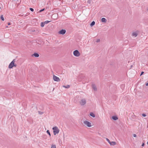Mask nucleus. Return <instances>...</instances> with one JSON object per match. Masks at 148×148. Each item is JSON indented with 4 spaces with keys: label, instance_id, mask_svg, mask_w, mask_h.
Masks as SVG:
<instances>
[{
    "label": "nucleus",
    "instance_id": "obj_25",
    "mask_svg": "<svg viewBox=\"0 0 148 148\" xmlns=\"http://www.w3.org/2000/svg\"><path fill=\"white\" fill-rule=\"evenodd\" d=\"M44 10H45V8H43V9H42V10H40L39 11V12H42V11H43Z\"/></svg>",
    "mask_w": 148,
    "mask_h": 148
},
{
    "label": "nucleus",
    "instance_id": "obj_22",
    "mask_svg": "<svg viewBox=\"0 0 148 148\" xmlns=\"http://www.w3.org/2000/svg\"><path fill=\"white\" fill-rule=\"evenodd\" d=\"M50 21H45V22H44V23L45 24H47L48 23H49V22H50Z\"/></svg>",
    "mask_w": 148,
    "mask_h": 148
},
{
    "label": "nucleus",
    "instance_id": "obj_29",
    "mask_svg": "<svg viewBox=\"0 0 148 148\" xmlns=\"http://www.w3.org/2000/svg\"><path fill=\"white\" fill-rule=\"evenodd\" d=\"M144 73V72H143V71H142L141 72V73L140 74V76L142 75Z\"/></svg>",
    "mask_w": 148,
    "mask_h": 148
},
{
    "label": "nucleus",
    "instance_id": "obj_20",
    "mask_svg": "<svg viewBox=\"0 0 148 148\" xmlns=\"http://www.w3.org/2000/svg\"><path fill=\"white\" fill-rule=\"evenodd\" d=\"M47 132L49 135V136H50L51 134H50V133L49 131V130H47Z\"/></svg>",
    "mask_w": 148,
    "mask_h": 148
},
{
    "label": "nucleus",
    "instance_id": "obj_31",
    "mask_svg": "<svg viewBox=\"0 0 148 148\" xmlns=\"http://www.w3.org/2000/svg\"><path fill=\"white\" fill-rule=\"evenodd\" d=\"M88 2L89 3H90V0H88Z\"/></svg>",
    "mask_w": 148,
    "mask_h": 148
},
{
    "label": "nucleus",
    "instance_id": "obj_6",
    "mask_svg": "<svg viewBox=\"0 0 148 148\" xmlns=\"http://www.w3.org/2000/svg\"><path fill=\"white\" fill-rule=\"evenodd\" d=\"M53 79L55 81L57 82H59L60 81V78L54 75L53 76Z\"/></svg>",
    "mask_w": 148,
    "mask_h": 148
},
{
    "label": "nucleus",
    "instance_id": "obj_15",
    "mask_svg": "<svg viewBox=\"0 0 148 148\" xmlns=\"http://www.w3.org/2000/svg\"><path fill=\"white\" fill-rule=\"evenodd\" d=\"M62 87H64V88H70V86L69 85H67L66 86H62Z\"/></svg>",
    "mask_w": 148,
    "mask_h": 148
},
{
    "label": "nucleus",
    "instance_id": "obj_1",
    "mask_svg": "<svg viewBox=\"0 0 148 148\" xmlns=\"http://www.w3.org/2000/svg\"><path fill=\"white\" fill-rule=\"evenodd\" d=\"M15 59H14L13 61L8 66V68L9 69H11L14 66L16 67L17 66L16 64H15L14 62H15Z\"/></svg>",
    "mask_w": 148,
    "mask_h": 148
},
{
    "label": "nucleus",
    "instance_id": "obj_23",
    "mask_svg": "<svg viewBox=\"0 0 148 148\" xmlns=\"http://www.w3.org/2000/svg\"><path fill=\"white\" fill-rule=\"evenodd\" d=\"M38 113L40 114H43V112L41 111H38Z\"/></svg>",
    "mask_w": 148,
    "mask_h": 148
},
{
    "label": "nucleus",
    "instance_id": "obj_12",
    "mask_svg": "<svg viewBox=\"0 0 148 148\" xmlns=\"http://www.w3.org/2000/svg\"><path fill=\"white\" fill-rule=\"evenodd\" d=\"M112 119L114 120H116L118 119V117L117 116H112Z\"/></svg>",
    "mask_w": 148,
    "mask_h": 148
},
{
    "label": "nucleus",
    "instance_id": "obj_35",
    "mask_svg": "<svg viewBox=\"0 0 148 148\" xmlns=\"http://www.w3.org/2000/svg\"><path fill=\"white\" fill-rule=\"evenodd\" d=\"M1 9V7H0V9Z\"/></svg>",
    "mask_w": 148,
    "mask_h": 148
},
{
    "label": "nucleus",
    "instance_id": "obj_21",
    "mask_svg": "<svg viewBox=\"0 0 148 148\" xmlns=\"http://www.w3.org/2000/svg\"><path fill=\"white\" fill-rule=\"evenodd\" d=\"M106 139L109 143H110V141L108 139V138H106Z\"/></svg>",
    "mask_w": 148,
    "mask_h": 148
},
{
    "label": "nucleus",
    "instance_id": "obj_10",
    "mask_svg": "<svg viewBox=\"0 0 148 148\" xmlns=\"http://www.w3.org/2000/svg\"><path fill=\"white\" fill-rule=\"evenodd\" d=\"M138 34L136 32H134L132 33V36H134L136 37L137 36Z\"/></svg>",
    "mask_w": 148,
    "mask_h": 148
},
{
    "label": "nucleus",
    "instance_id": "obj_18",
    "mask_svg": "<svg viewBox=\"0 0 148 148\" xmlns=\"http://www.w3.org/2000/svg\"><path fill=\"white\" fill-rule=\"evenodd\" d=\"M45 23H44L41 22V25H40L41 26V27H44L45 25Z\"/></svg>",
    "mask_w": 148,
    "mask_h": 148
},
{
    "label": "nucleus",
    "instance_id": "obj_11",
    "mask_svg": "<svg viewBox=\"0 0 148 148\" xmlns=\"http://www.w3.org/2000/svg\"><path fill=\"white\" fill-rule=\"evenodd\" d=\"M109 144L111 145H116V143L115 142H114V141L110 142V143H109Z\"/></svg>",
    "mask_w": 148,
    "mask_h": 148
},
{
    "label": "nucleus",
    "instance_id": "obj_19",
    "mask_svg": "<svg viewBox=\"0 0 148 148\" xmlns=\"http://www.w3.org/2000/svg\"><path fill=\"white\" fill-rule=\"evenodd\" d=\"M51 148H56V145H51Z\"/></svg>",
    "mask_w": 148,
    "mask_h": 148
},
{
    "label": "nucleus",
    "instance_id": "obj_33",
    "mask_svg": "<svg viewBox=\"0 0 148 148\" xmlns=\"http://www.w3.org/2000/svg\"><path fill=\"white\" fill-rule=\"evenodd\" d=\"M8 25H10V23H8Z\"/></svg>",
    "mask_w": 148,
    "mask_h": 148
},
{
    "label": "nucleus",
    "instance_id": "obj_9",
    "mask_svg": "<svg viewBox=\"0 0 148 148\" xmlns=\"http://www.w3.org/2000/svg\"><path fill=\"white\" fill-rule=\"evenodd\" d=\"M102 22L103 23H106L107 22V20L104 18H103L101 19Z\"/></svg>",
    "mask_w": 148,
    "mask_h": 148
},
{
    "label": "nucleus",
    "instance_id": "obj_8",
    "mask_svg": "<svg viewBox=\"0 0 148 148\" xmlns=\"http://www.w3.org/2000/svg\"><path fill=\"white\" fill-rule=\"evenodd\" d=\"M66 32V31L65 30L62 29L59 32V33L60 34L63 35Z\"/></svg>",
    "mask_w": 148,
    "mask_h": 148
},
{
    "label": "nucleus",
    "instance_id": "obj_14",
    "mask_svg": "<svg viewBox=\"0 0 148 148\" xmlns=\"http://www.w3.org/2000/svg\"><path fill=\"white\" fill-rule=\"evenodd\" d=\"M33 55L36 57H38L39 56V55L37 53H35Z\"/></svg>",
    "mask_w": 148,
    "mask_h": 148
},
{
    "label": "nucleus",
    "instance_id": "obj_34",
    "mask_svg": "<svg viewBox=\"0 0 148 148\" xmlns=\"http://www.w3.org/2000/svg\"><path fill=\"white\" fill-rule=\"evenodd\" d=\"M147 11H148V9H147Z\"/></svg>",
    "mask_w": 148,
    "mask_h": 148
},
{
    "label": "nucleus",
    "instance_id": "obj_16",
    "mask_svg": "<svg viewBox=\"0 0 148 148\" xmlns=\"http://www.w3.org/2000/svg\"><path fill=\"white\" fill-rule=\"evenodd\" d=\"M95 22L94 21H93L91 22L90 24V25L91 26H92L95 25Z\"/></svg>",
    "mask_w": 148,
    "mask_h": 148
},
{
    "label": "nucleus",
    "instance_id": "obj_27",
    "mask_svg": "<svg viewBox=\"0 0 148 148\" xmlns=\"http://www.w3.org/2000/svg\"><path fill=\"white\" fill-rule=\"evenodd\" d=\"M100 42V40L99 39H98L96 41V42Z\"/></svg>",
    "mask_w": 148,
    "mask_h": 148
},
{
    "label": "nucleus",
    "instance_id": "obj_13",
    "mask_svg": "<svg viewBox=\"0 0 148 148\" xmlns=\"http://www.w3.org/2000/svg\"><path fill=\"white\" fill-rule=\"evenodd\" d=\"M90 115L93 118H94L95 117V114L92 112H90Z\"/></svg>",
    "mask_w": 148,
    "mask_h": 148
},
{
    "label": "nucleus",
    "instance_id": "obj_4",
    "mask_svg": "<svg viewBox=\"0 0 148 148\" xmlns=\"http://www.w3.org/2000/svg\"><path fill=\"white\" fill-rule=\"evenodd\" d=\"M83 123L85 125L88 127H90L92 126L91 123L88 121L86 120L84 121H83Z\"/></svg>",
    "mask_w": 148,
    "mask_h": 148
},
{
    "label": "nucleus",
    "instance_id": "obj_30",
    "mask_svg": "<svg viewBox=\"0 0 148 148\" xmlns=\"http://www.w3.org/2000/svg\"><path fill=\"white\" fill-rule=\"evenodd\" d=\"M144 145L145 144H144V143H143V144L142 145V146H143V147L144 146Z\"/></svg>",
    "mask_w": 148,
    "mask_h": 148
},
{
    "label": "nucleus",
    "instance_id": "obj_3",
    "mask_svg": "<svg viewBox=\"0 0 148 148\" xmlns=\"http://www.w3.org/2000/svg\"><path fill=\"white\" fill-rule=\"evenodd\" d=\"M86 102V100L85 99L83 98L82 99L79 101L80 105L81 106H84L85 105Z\"/></svg>",
    "mask_w": 148,
    "mask_h": 148
},
{
    "label": "nucleus",
    "instance_id": "obj_5",
    "mask_svg": "<svg viewBox=\"0 0 148 148\" xmlns=\"http://www.w3.org/2000/svg\"><path fill=\"white\" fill-rule=\"evenodd\" d=\"M73 55L75 56L79 57L80 55V53L77 50H75L73 52Z\"/></svg>",
    "mask_w": 148,
    "mask_h": 148
},
{
    "label": "nucleus",
    "instance_id": "obj_7",
    "mask_svg": "<svg viewBox=\"0 0 148 148\" xmlns=\"http://www.w3.org/2000/svg\"><path fill=\"white\" fill-rule=\"evenodd\" d=\"M92 87L93 89L95 91H97V88L96 86L95 85V84H93L92 85Z\"/></svg>",
    "mask_w": 148,
    "mask_h": 148
},
{
    "label": "nucleus",
    "instance_id": "obj_32",
    "mask_svg": "<svg viewBox=\"0 0 148 148\" xmlns=\"http://www.w3.org/2000/svg\"><path fill=\"white\" fill-rule=\"evenodd\" d=\"M146 85L147 86H148V83H146Z\"/></svg>",
    "mask_w": 148,
    "mask_h": 148
},
{
    "label": "nucleus",
    "instance_id": "obj_2",
    "mask_svg": "<svg viewBox=\"0 0 148 148\" xmlns=\"http://www.w3.org/2000/svg\"><path fill=\"white\" fill-rule=\"evenodd\" d=\"M52 129L53 130V133L54 135H55L59 132V130L57 127H55L53 128Z\"/></svg>",
    "mask_w": 148,
    "mask_h": 148
},
{
    "label": "nucleus",
    "instance_id": "obj_28",
    "mask_svg": "<svg viewBox=\"0 0 148 148\" xmlns=\"http://www.w3.org/2000/svg\"><path fill=\"white\" fill-rule=\"evenodd\" d=\"M133 136L135 137L136 136V135L135 134H133Z\"/></svg>",
    "mask_w": 148,
    "mask_h": 148
},
{
    "label": "nucleus",
    "instance_id": "obj_17",
    "mask_svg": "<svg viewBox=\"0 0 148 148\" xmlns=\"http://www.w3.org/2000/svg\"><path fill=\"white\" fill-rule=\"evenodd\" d=\"M1 20L3 21H4V17H3V15H2L1 16Z\"/></svg>",
    "mask_w": 148,
    "mask_h": 148
},
{
    "label": "nucleus",
    "instance_id": "obj_24",
    "mask_svg": "<svg viewBox=\"0 0 148 148\" xmlns=\"http://www.w3.org/2000/svg\"><path fill=\"white\" fill-rule=\"evenodd\" d=\"M29 10L32 12H33L34 10V9L32 8H30Z\"/></svg>",
    "mask_w": 148,
    "mask_h": 148
},
{
    "label": "nucleus",
    "instance_id": "obj_26",
    "mask_svg": "<svg viewBox=\"0 0 148 148\" xmlns=\"http://www.w3.org/2000/svg\"><path fill=\"white\" fill-rule=\"evenodd\" d=\"M142 115L143 117H145L146 116V115L145 114H143Z\"/></svg>",
    "mask_w": 148,
    "mask_h": 148
}]
</instances>
